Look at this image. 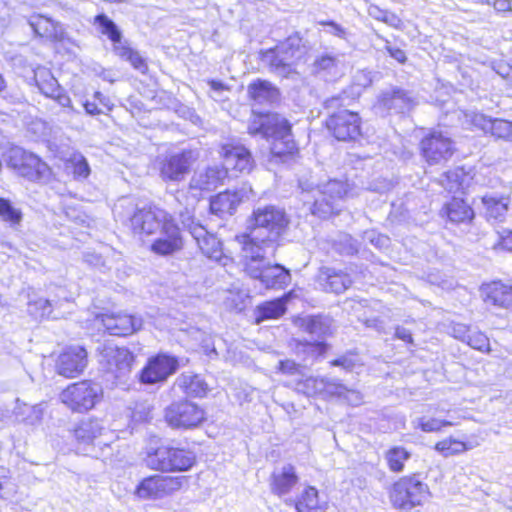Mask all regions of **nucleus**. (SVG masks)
Returning a JSON list of instances; mask_svg holds the SVG:
<instances>
[{"instance_id":"nucleus-1","label":"nucleus","mask_w":512,"mask_h":512,"mask_svg":"<svg viewBox=\"0 0 512 512\" xmlns=\"http://www.w3.org/2000/svg\"><path fill=\"white\" fill-rule=\"evenodd\" d=\"M289 223L284 209L275 205L259 206L253 210L248 221V233L236 236L242 246L275 247L274 243L285 232Z\"/></svg>"},{"instance_id":"nucleus-2","label":"nucleus","mask_w":512,"mask_h":512,"mask_svg":"<svg viewBox=\"0 0 512 512\" xmlns=\"http://www.w3.org/2000/svg\"><path fill=\"white\" fill-rule=\"evenodd\" d=\"M275 247H256L246 245L242 252L245 271L269 289H283L291 282L289 270L279 264L271 265L269 255H273Z\"/></svg>"},{"instance_id":"nucleus-3","label":"nucleus","mask_w":512,"mask_h":512,"mask_svg":"<svg viewBox=\"0 0 512 512\" xmlns=\"http://www.w3.org/2000/svg\"><path fill=\"white\" fill-rule=\"evenodd\" d=\"M146 466L162 473L186 472L196 463L193 451L173 445L149 448L144 457Z\"/></svg>"},{"instance_id":"nucleus-4","label":"nucleus","mask_w":512,"mask_h":512,"mask_svg":"<svg viewBox=\"0 0 512 512\" xmlns=\"http://www.w3.org/2000/svg\"><path fill=\"white\" fill-rule=\"evenodd\" d=\"M431 497L430 488L417 474L399 478L391 487L389 499L394 509L411 512L422 507Z\"/></svg>"},{"instance_id":"nucleus-5","label":"nucleus","mask_w":512,"mask_h":512,"mask_svg":"<svg viewBox=\"0 0 512 512\" xmlns=\"http://www.w3.org/2000/svg\"><path fill=\"white\" fill-rule=\"evenodd\" d=\"M77 451L99 458L104 447L111 441V433L100 419L88 418L79 422L74 429Z\"/></svg>"},{"instance_id":"nucleus-6","label":"nucleus","mask_w":512,"mask_h":512,"mask_svg":"<svg viewBox=\"0 0 512 512\" xmlns=\"http://www.w3.org/2000/svg\"><path fill=\"white\" fill-rule=\"evenodd\" d=\"M319 196L315 199L311 212L320 218H327L333 214H338L342 205L341 202L350 196H353L352 189L347 182L340 180H330L317 190Z\"/></svg>"},{"instance_id":"nucleus-7","label":"nucleus","mask_w":512,"mask_h":512,"mask_svg":"<svg viewBox=\"0 0 512 512\" xmlns=\"http://www.w3.org/2000/svg\"><path fill=\"white\" fill-rule=\"evenodd\" d=\"M102 397L101 385L87 380L69 385L60 394L61 401L76 412L92 409Z\"/></svg>"},{"instance_id":"nucleus-8","label":"nucleus","mask_w":512,"mask_h":512,"mask_svg":"<svg viewBox=\"0 0 512 512\" xmlns=\"http://www.w3.org/2000/svg\"><path fill=\"white\" fill-rule=\"evenodd\" d=\"M8 166L29 181L45 183L51 176L49 166L37 155L21 148L9 152Z\"/></svg>"},{"instance_id":"nucleus-9","label":"nucleus","mask_w":512,"mask_h":512,"mask_svg":"<svg viewBox=\"0 0 512 512\" xmlns=\"http://www.w3.org/2000/svg\"><path fill=\"white\" fill-rule=\"evenodd\" d=\"M129 221L134 233L152 235L162 229L165 222L173 221V218L164 209L153 204H147L136 207Z\"/></svg>"},{"instance_id":"nucleus-10","label":"nucleus","mask_w":512,"mask_h":512,"mask_svg":"<svg viewBox=\"0 0 512 512\" xmlns=\"http://www.w3.org/2000/svg\"><path fill=\"white\" fill-rule=\"evenodd\" d=\"M186 482L185 476H149L136 486L135 495L140 499H160L180 490Z\"/></svg>"},{"instance_id":"nucleus-11","label":"nucleus","mask_w":512,"mask_h":512,"mask_svg":"<svg viewBox=\"0 0 512 512\" xmlns=\"http://www.w3.org/2000/svg\"><path fill=\"white\" fill-rule=\"evenodd\" d=\"M165 420L172 428L192 429L205 420V411L191 401L174 402L166 408Z\"/></svg>"},{"instance_id":"nucleus-12","label":"nucleus","mask_w":512,"mask_h":512,"mask_svg":"<svg viewBox=\"0 0 512 512\" xmlns=\"http://www.w3.org/2000/svg\"><path fill=\"white\" fill-rule=\"evenodd\" d=\"M100 363L106 372L122 381L132 370L134 355L125 347L106 345L101 352Z\"/></svg>"},{"instance_id":"nucleus-13","label":"nucleus","mask_w":512,"mask_h":512,"mask_svg":"<svg viewBox=\"0 0 512 512\" xmlns=\"http://www.w3.org/2000/svg\"><path fill=\"white\" fill-rule=\"evenodd\" d=\"M425 160L433 165L447 161L454 153L453 141L442 131L433 130L420 143Z\"/></svg>"},{"instance_id":"nucleus-14","label":"nucleus","mask_w":512,"mask_h":512,"mask_svg":"<svg viewBox=\"0 0 512 512\" xmlns=\"http://www.w3.org/2000/svg\"><path fill=\"white\" fill-rule=\"evenodd\" d=\"M326 126L339 141H353L361 135V119L357 113L349 110L331 114Z\"/></svg>"},{"instance_id":"nucleus-15","label":"nucleus","mask_w":512,"mask_h":512,"mask_svg":"<svg viewBox=\"0 0 512 512\" xmlns=\"http://www.w3.org/2000/svg\"><path fill=\"white\" fill-rule=\"evenodd\" d=\"M195 161L192 150H183L167 156L161 163L160 176L164 181L180 182L190 172Z\"/></svg>"},{"instance_id":"nucleus-16","label":"nucleus","mask_w":512,"mask_h":512,"mask_svg":"<svg viewBox=\"0 0 512 512\" xmlns=\"http://www.w3.org/2000/svg\"><path fill=\"white\" fill-rule=\"evenodd\" d=\"M178 369V361L175 357L158 354L152 357L142 369L140 379L145 384H155L165 381Z\"/></svg>"},{"instance_id":"nucleus-17","label":"nucleus","mask_w":512,"mask_h":512,"mask_svg":"<svg viewBox=\"0 0 512 512\" xmlns=\"http://www.w3.org/2000/svg\"><path fill=\"white\" fill-rule=\"evenodd\" d=\"M101 322L110 335L128 336L142 328V318L123 312L103 314Z\"/></svg>"},{"instance_id":"nucleus-18","label":"nucleus","mask_w":512,"mask_h":512,"mask_svg":"<svg viewBox=\"0 0 512 512\" xmlns=\"http://www.w3.org/2000/svg\"><path fill=\"white\" fill-rule=\"evenodd\" d=\"M87 365V352L81 346H71L58 357L57 372L67 378L77 377Z\"/></svg>"},{"instance_id":"nucleus-19","label":"nucleus","mask_w":512,"mask_h":512,"mask_svg":"<svg viewBox=\"0 0 512 512\" xmlns=\"http://www.w3.org/2000/svg\"><path fill=\"white\" fill-rule=\"evenodd\" d=\"M223 168L228 171L250 173L254 167L251 152L243 145H224L222 147Z\"/></svg>"},{"instance_id":"nucleus-20","label":"nucleus","mask_w":512,"mask_h":512,"mask_svg":"<svg viewBox=\"0 0 512 512\" xmlns=\"http://www.w3.org/2000/svg\"><path fill=\"white\" fill-rule=\"evenodd\" d=\"M183 246L180 228L174 223L165 222L161 235L152 244L151 250L158 255H170L179 251Z\"/></svg>"},{"instance_id":"nucleus-21","label":"nucleus","mask_w":512,"mask_h":512,"mask_svg":"<svg viewBox=\"0 0 512 512\" xmlns=\"http://www.w3.org/2000/svg\"><path fill=\"white\" fill-rule=\"evenodd\" d=\"M270 138L273 140L270 150L275 162H284L296 148L291 135V126L287 120L277 127Z\"/></svg>"},{"instance_id":"nucleus-22","label":"nucleus","mask_w":512,"mask_h":512,"mask_svg":"<svg viewBox=\"0 0 512 512\" xmlns=\"http://www.w3.org/2000/svg\"><path fill=\"white\" fill-rule=\"evenodd\" d=\"M226 177L227 170L223 166L214 165L196 171L190 180L189 187L199 192L211 191L221 185Z\"/></svg>"},{"instance_id":"nucleus-23","label":"nucleus","mask_w":512,"mask_h":512,"mask_svg":"<svg viewBox=\"0 0 512 512\" xmlns=\"http://www.w3.org/2000/svg\"><path fill=\"white\" fill-rule=\"evenodd\" d=\"M471 122L485 134H490L498 139L512 141V122L510 121L476 113L473 115Z\"/></svg>"},{"instance_id":"nucleus-24","label":"nucleus","mask_w":512,"mask_h":512,"mask_svg":"<svg viewBox=\"0 0 512 512\" xmlns=\"http://www.w3.org/2000/svg\"><path fill=\"white\" fill-rule=\"evenodd\" d=\"M481 292L483 300L487 305L512 309V286L500 281H494L483 285Z\"/></svg>"},{"instance_id":"nucleus-25","label":"nucleus","mask_w":512,"mask_h":512,"mask_svg":"<svg viewBox=\"0 0 512 512\" xmlns=\"http://www.w3.org/2000/svg\"><path fill=\"white\" fill-rule=\"evenodd\" d=\"M313 72L326 81H334L344 74V63L337 55L323 53L315 58Z\"/></svg>"},{"instance_id":"nucleus-26","label":"nucleus","mask_w":512,"mask_h":512,"mask_svg":"<svg viewBox=\"0 0 512 512\" xmlns=\"http://www.w3.org/2000/svg\"><path fill=\"white\" fill-rule=\"evenodd\" d=\"M299 481L296 469L291 464H284L274 469L271 475V491L281 497L291 492Z\"/></svg>"},{"instance_id":"nucleus-27","label":"nucleus","mask_w":512,"mask_h":512,"mask_svg":"<svg viewBox=\"0 0 512 512\" xmlns=\"http://www.w3.org/2000/svg\"><path fill=\"white\" fill-rule=\"evenodd\" d=\"M318 283L324 291L339 294L352 284V280L343 271L323 267L318 274Z\"/></svg>"},{"instance_id":"nucleus-28","label":"nucleus","mask_w":512,"mask_h":512,"mask_svg":"<svg viewBox=\"0 0 512 512\" xmlns=\"http://www.w3.org/2000/svg\"><path fill=\"white\" fill-rule=\"evenodd\" d=\"M260 59L263 64L269 67L272 73H275L279 77L295 80L299 78V73L296 71L295 67L288 64V62L284 60L283 55L278 53L275 47L261 51Z\"/></svg>"},{"instance_id":"nucleus-29","label":"nucleus","mask_w":512,"mask_h":512,"mask_svg":"<svg viewBox=\"0 0 512 512\" xmlns=\"http://www.w3.org/2000/svg\"><path fill=\"white\" fill-rule=\"evenodd\" d=\"M191 235L195 239L198 247L208 258L218 260L222 255V245L219 239L209 233L201 224H195L191 227Z\"/></svg>"},{"instance_id":"nucleus-30","label":"nucleus","mask_w":512,"mask_h":512,"mask_svg":"<svg viewBox=\"0 0 512 512\" xmlns=\"http://www.w3.org/2000/svg\"><path fill=\"white\" fill-rule=\"evenodd\" d=\"M286 119L278 114H253L249 120L248 133L270 139V135Z\"/></svg>"},{"instance_id":"nucleus-31","label":"nucleus","mask_w":512,"mask_h":512,"mask_svg":"<svg viewBox=\"0 0 512 512\" xmlns=\"http://www.w3.org/2000/svg\"><path fill=\"white\" fill-rule=\"evenodd\" d=\"M379 103L389 111L404 113L413 106V98L405 90L390 88L382 92Z\"/></svg>"},{"instance_id":"nucleus-32","label":"nucleus","mask_w":512,"mask_h":512,"mask_svg":"<svg viewBox=\"0 0 512 512\" xmlns=\"http://www.w3.org/2000/svg\"><path fill=\"white\" fill-rule=\"evenodd\" d=\"M27 298V313L33 319L43 320L62 317L60 313L55 312L58 302L53 304L50 300L40 297L35 293H28Z\"/></svg>"},{"instance_id":"nucleus-33","label":"nucleus","mask_w":512,"mask_h":512,"mask_svg":"<svg viewBox=\"0 0 512 512\" xmlns=\"http://www.w3.org/2000/svg\"><path fill=\"white\" fill-rule=\"evenodd\" d=\"M28 23L33 29L34 33L40 37L51 40H61L63 37L62 25L44 15H32L28 19Z\"/></svg>"},{"instance_id":"nucleus-34","label":"nucleus","mask_w":512,"mask_h":512,"mask_svg":"<svg viewBox=\"0 0 512 512\" xmlns=\"http://www.w3.org/2000/svg\"><path fill=\"white\" fill-rule=\"evenodd\" d=\"M242 201L239 192L225 191L213 197L210 201V210L219 217L232 215Z\"/></svg>"},{"instance_id":"nucleus-35","label":"nucleus","mask_w":512,"mask_h":512,"mask_svg":"<svg viewBox=\"0 0 512 512\" xmlns=\"http://www.w3.org/2000/svg\"><path fill=\"white\" fill-rule=\"evenodd\" d=\"M334 380L326 377L310 376L297 383V390L307 396L326 393L331 395V391L338 389L334 386ZM339 389H342L341 387Z\"/></svg>"},{"instance_id":"nucleus-36","label":"nucleus","mask_w":512,"mask_h":512,"mask_svg":"<svg viewBox=\"0 0 512 512\" xmlns=\"http://www.w3.org/2000/svg\"><path fill=\"white\" fill-rule=\"evenodd\" d=\"M510 200L504 196L485 195L482 197V204L488 220L497 222L504 221L509 207Z\"/></svg>"},{"instance_id":"nucleus-37","label":"nucleus","mask_w":512,"mask_h":512,"mask_svg":"<svg viewBox=\"0 0 512 512\" xmlns=\"http://www.w3.org/2000/svg\"><path fill=\"white\" fill-rule=\"evenodd\" d=\"M297 512H324L326 503L319 499L318 490L313 486L306 487L295 502Z\"/></svg>"},{"instance_id":"nucleus-38","label":"nucleus","mask_w":512,"mask_h":512,"mask_svg":"<svg viewBox=\"0 0 512 512\" xmlns=\"http://www.w3.org/2000/svg\"><path fill=\"white\" fill-rule=\"evenodd\" d=\"M249 97L259 104L270 103L278 98V90L269 81L258 79L248 85Z\"/></svg>"},{"instance_id":"nucleus-39","label":"nucleus","mask_w":512,"mask_h":512,"mask_svg":"<svg viewBox=\"0 0 512 512\" xmlns=\"http://www.w3.org/2000/svg\"><path fill=\"white\" fill-rule=\"evenodd\" d=\"M290 298V293L281 298L264 302L257 306L256 322L260 323L268 319H277L286 312V304Z\"/></svg>"},{"instance_id":"nucleus-40","label":"nucleus","mask_w":512,"mask_h":512,"mask_svg":"<svg viewBox=\"0 0 512 512\" xmlns=\"http://www.w3.org/2000/svg\"><path fill=\"white\" fill-rule=\"evenodd\" d=\"M301 327L313 338L322 339L332 333V320L324 316H307L301 320Z\"/></svg>"},{"instance_id":"nucleus-41","label":"nucleus","mask_w":512,"mask_h":512,"mask_svg":"<svg viewBox=\"0 0 512 512\" xmlns=\"http://www.w3.org/2000/svg\"><path fill=\"white\" fill-rule=\"evenodd\" d=\"M479 445L478 442L465 441L455 437H447L435 444V450L444 457L462 454Z\"/></svg>"},{"instance_id":"nucleus-42","label":"nucleus","mask_w":512,"mask_h":512,"mask_svg":"<svg viewBox=\"0 0 512 512\" xmlns=\"http://www.w3.org/2000/svg\"><path fill=\"white\" fill-rule=\"evenodd\" d=\"M444 213L454 223L469 221L474 217L472 208L463 200L453 198L444 207Z\"/></svg>"},{"instance_id":"nucleus-43","label":"nucleus","mask_w":512,"mask_h":512,"mask_svg":"<svg viewBox=\"0 0 512 512\" xmlns=\"http://www.w3.org/2000/svg\"><path fill=\"white\" fill-rule=\"evenodd\" d=\"M178 381L179 386L188 396L203 397L208 392L207 383L199 375H182Z\"/></svg>"},{"instance_id":"nucleus-44","label":"nucleus","mask_w":512,"mask_h":512,"mask_svg":"<svg viewBox=\"0 0 512 512\" xmlns=\"http://www.w3.org/2000/svg\"><path fill=\"white\" fill-rule=\"evenodd\" d=\"M278 53H281L284 60L295 67L296 61L301 57V38L298 36H290L284 42L275 47Z\"/></svg>"},{"instance_id":"nucleus-45","label":"nucleus","mask_w":512,"mask_h":512,"mask_svg":"<svg viewBox=\"0 0 512 512\" xmlns=\"http://www.w3.org/2000/svg\"><path fill=\"white\" fill-rule=\"evenodd\" d=\"M35 81L41 93L50 98L61 89L57 79L46 69L35 72Z\"/></svg>"},{"instance_id":"nucleus-46","label":"nucleus","mask_w":512,"mask_h":512,"mask_svg":"<svg viewBox=\"0 0 512 512\" xmlns=\"http://www.w3.org/2000/svg\"><path fill=\"white\" fill-rule=\"evenodd\" d=\"M411 454L403 447L395 446L390 448L386 454L385 459L388 467L392 472L399 473L403 471L405 462L410 458Z\"/></svg>"},{"instance_id":"nucleus-47","label":"nucleus","mask_w":512,"mask_h":512,"mask_svg":"<svg viewBox=\"0 0 512 512\" xmlns=\"http://www.w3.org/2000/svg\"><path fill=\"white\" fill-rule=\"evenodd\" d=\"M457 425L453 419H439L435 417H420L416 421V426L423 432H440L444 427H451Z\"/></svg>"},{"instance_id":"nucleus-48","label":"nucleus","mask_w":512,"mask_h":512,"mask_svg":"<svg viewBox=\"0 0 512 512\" xmlns=\"http://www.w3.org/2000/svg\"><path fill=\"white\" fill-rule=\"evenodd\" d=\"M94 24L103 35H106L113 43L122 39V33L118 26L105 14H99L94 19Z\"/></svg>"},{"instance_id":"nucleus-49","label":"nucleus","mask_w":512,"mask_h":512,"mask_svg":"<svg viewBox=\"0 0 512 512\" xmlns=\"http://www.w3.org/2000/svg\"><path fill=\"white\" fill-rule=\"evenodd\" d=\"M66 167L71 170L76 179H86L90 175L89 164L80 153H73L68 159Z\"/></svg>"},{"instance_id":"nucleus-50","label":"nucleus","mask_w":512,"mask_h":512,"mask_svg":"<svg viewBox=\"0 0 512 512\" xmlns=\"http://www.w3.org/2000/svg\"><path fill=\"white\" fill-rule=\"evenodd\" d=\"M15 414L17 417L22 416L21 421L26 424L35 425L41 421L43 410L41 405L29 406L27 404H23L22 406L17 405Z\"/></svg>"},{"instance_id":"nucleus-51","label":"nucleus","mask_w":512,"mask_h":512,"mask_svg":"<svg viewBox=\"0 0 512 512\" xmlns=\"http://www.w3.org/2000/svg\"><path fill=\"white\" fill-rule=\"evenodd\" d=\"M334 386L337 388L335 391H331L332 396H337L343 399L346 403L351 406H359L362 403V395L359 391L348 389L345 385L340 383L338 380H334Z\"/></svg>"},{"instance_id":"nucleus-52","label":"nucleus","mask_w":512,"mask_h":512,"mask_svg":"<svg viewBox=\"0 0 512 512\" xmlns=\"http://www.w3.org/2000/svg\"><path fill=\"white\" fill-rule=\"evenodd\" d=\"M0 218L11 225L18 224L22 219V213L5 198H0Z\"/></svg>"},{"instance_id":"nucleus-53","label":"nucleus","mask_w":512,"mask_h":512,"mask_svg":"<svg viewBox=\"0 0 512 512\" xmlns=\"http://www.w3.org/2000/svg\"><path fill=\"white\" fill-rule=\"evenodd\" d=\"M465 343L480 351H484L489 348V340L482 332H470Z\"/></svg>"},{"instance_id":"nucleus-54","label":"nucleus","mask_w":512,"mask_h":512,"mask_svg":"<svg viewBox=\"0 0 512 512\" xmlns=\"http://www.w3.org/2000/svg\"><path fill=\"white\" fill-rule=\"evenodd\" d=\"M357 357L353 354L343 355L333 361H331L332 366H340L347 371H351L357 365Z\"/></svg>"},{"instance_id":"nucleus-55","label":"nucleus","mask_w":512,"mask_h":512,"mask_svg":"<svg viewBox=\"0 0 512 512\" xmlns=\"http://www.w3.org/2000/svg\"><path fill=\"white\" fill-rule=\"evenodd\" d=\"M320 25L326 26L328 29L326 30L327 33L334 35L340 39H347L348 33L345 28H343L341 25L334 21H321L319 22Z\"/></svg>"},{"instance_id":"nucleus-56","label":"nucleus","mask_w":512,"mask_h":512,"mask_svg":"<svg viewBox=\"0 0 512 512\" xmlns=\"http://www.w3.org/2000/svg\"><path fill=\"white\" fill-rule=\"evenodd\" d=\"M462 176H463V172L461 169H456L454 171H448L446 173L447 180L453 182V184H451L448 187L449 191L459 190V189L463 188V180H461Z\"/></svg>"},{"instance_id":"nucleus-57","label":"nucleus","mask_w":512,"mask_h":512,"mask_svg":"<svg viewBox=\"0 0 512 512\" xmlns=\"http://www.w3.org/2000/svg\"><path fill=\"white\" fill-rule=\"evenodd\" d=\"M278 370L287 375H295L299 371V365L293 360H280L278 363Z\"/></svg>"},{"instance_id":"nucleus-58","label":"nucleus","mask_w":512,"mask_h":512,"mask_svg":"<svg viewBox=\"0 0 512 512\" xmlns=\"http://www.w3.org/2000/svg\"><path fill=\"white\" fill-rule=\"evenodd\" d=\"M126 61L141 73H145L147 70V64L144 58L135 50L130 54Z\"/></svg>"},{"instance_id":"nucleus-59","label":"nucleus","mask_w":512,"mask_h":512,"mask_svg":"<svg viewBox=\"0 0 512 512\" xmlns=\"http://www.w3.org/2000/svg\"><path fill=\"white\" fill-rule=\"evenodd\" d=\"M113 50L115 54L123 60H127L130 54L134 51L125 42H122V39L113 43Z\"/></svg>"},{"instance_id":"nucleus-60","label":"nucleus","mask_w":512,"mask_h":512,"mask_svg":"<svg viewBox=\"0 0 512 512\" xmlns=\"http://www.w3.org/2000/svg\"><path fill=\"white\" fill-rule=\"evenodd\" d=\"M366 237L369 239V241L377 248L383 249L388 246L389 244V238L384 235H376L374 232H368L366 234Z\"/></svg>"},{"instance_id":"nucleus-61","label":"nucleus","mask_w":512,"mask_h":512,"mask_svg":"<svg viewBox=\"0 0 512 512\" xmlns=\"http://www.w3.org/2000/svg\"><path fill=\"white\" fill-rule=\"evenodd\" d=\"M179 216L183 228L187 229L191 234V227H194L195 224H199L198 222H195L193 213L190 210L185 209L184 211L180 212Z\"/></svg>"},{"instance_id":"nucleus-62","label":"nucleus","mask_w":512,"mask_h":512,"mask_svg":"<svg viewBox=\"0 0 512 512\" xmlns=\"http://www.w3.org/2000/svg\"><path fill=\"white\" fill-rule=\"evenodd\" d=\"M470 329L468 326L464 325V324H455L453 327H452V335L454 338L456 339H459L463 342H466L469 334H470Z\"/></svg>"},{"instance_id":"nucleus-63","label":"nucleus","mask_w":512,"mask_h":512,"mask_svg":"<svg viewBox=\"0 0 512 512\" xmlns=\"http://www.w3.org/2000/svg\"><path fill=\"white\" fill-rule=\"evenodd\" d=\"M385 49L389 55L399 63H404L406 61L407 58L405 52L398 47L391 46L388 41H386Z\"/></svg>"},{"instance_id":"nucleus-64","label":"nucleus","mask_w":512,"mask_h":512,"mask_svg":"<svg viewBox=\"0 0 512 512\" xmlns=\"http://www.w3.org/2000/svg\"><path fill=\"white\" fill-rule=\"evenodd\" d=\"M382 22L393 28H399L402 24L401 19L393 12L385 11Z\"/></svg>"}]
</instances>
